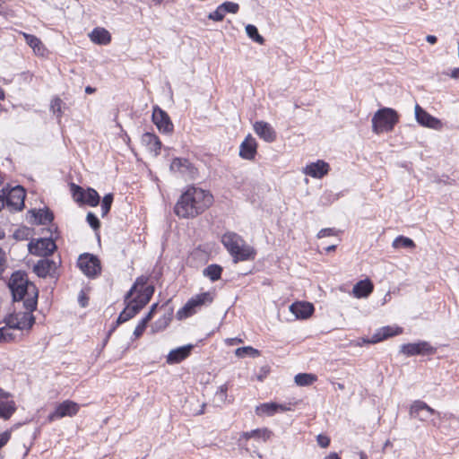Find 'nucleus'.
<instances>
[{
    "label": "nucleus",
    "mask_w": 459,
    "mask_h": 459,
    "mask_svg": "<svg viewBox=\"0 0 459 459\" xmlns=\"http://www.w3.org/2000/svg\"><path fill=\"white\" fill-rule=\"evenodd\" d=\"M213 201V196L209 191L190 186L179 197L174 212L181 218H194L208 209Z\"/></svg>",
    "instance_id": "obj_1"
},
{
    "label": "nucleus",
    "mask_w": 459,
    "mask_h": 459,
    "mask_svg": "<svg viewBox=\"0 0 459 459\" xmlns=\"http://www.w3.org/2000/svg\"><path fill=\"white\" fill-rule=\"evenodd\" d=\"M8 288L12 293L13 304H21L24 309L36 310L39 290L24 271H15L12 273Z\"/></svg>",
    "instance_id": "obj_2"
},
{
    "label": "nucleus",
    "mask_w": 459,
    "mask_h": 459,
    "mask_svg": "<svg viewBox=\"0 0 459 459\" xmlns=\"http://www.w3.org/2000/svg\"><path fill=\"white\" fill-rule=\"evenodd\" d=\"M221 243L231 255L233 263L243 261H253L255 258L256 251L245 239L233 231H227L221 236Z\"/></svg>",
    "instance_id": "obj_3"
},
{
    "label": "nucleus",
    "mask_w": 459,
    "mask_h": 459,
    "mask_svg": "<svg viewBox=\"0 0 459 459\" xmlns=\"http://www.w3.org/2000/svg\"><path fill=\"white\" fill-rule=\"evenodd\" d=\"M398 121L399 116L394 109L382 108L372 117V130L377 134L384 132H391Z\"/></svg>",
    "instance_id": "obj_4"
},
{
    "label": "nucleus",
    "mask_w": 459,
    "mask_h": 459,
    "mask_svg": "<svg viewBox=\"0 0 459 459\" xmlns=\"http://www.w3.org/2000/svg\"><path fill=\"white\" fill-rule=\"evenodd\" d=\"M13 312L4 317V323L9 328L16 330H30L35 324L34 310L25 309L22 311L21 304H14Z\"/></svg>",
    "instance_id": "obj_5"
},
{
    "label": "nucleus",
    "mask_w": 459,
    "mask_h": 459,
    "mask_svg": "<svg viewBox=\"0 0 459 459\" xmlns=\"http://www.w3.org/2000/svg\"><path fill=\"white\" fill-rule=\"evenodd\" d=\"M409 415L411 419H417L422 422L429 421L433 426H437V423L434 419H430V417L437 416L440 418V413L437 411L434 410L421 400H416L411 404Z\"/></svg>",
    "instance_id": "obj_6"
},
{
    "label": "nucleus",
    "mask_w": 459,
    "mask_h": 459,
    "mask_svg": "<svg viewBox=\"0 0 459 459\" xmlns=\"http://www.w3.org/2000/svg\"><path fill=\"white\" fill-rule=\"evenodd\" d=\"M212 297L209 292L200 293L191 298L183 307L177 312V317L179 320L189 317L196 312V308L203 305L210 304Z\"/></svg>",
    "instance_id": "obj_7"
},
{
    "label": "nucleus",
    "mask_w": 459,
    "mask_h": 459,
    "mask_svg": "<svg viewBox=\"0 0 459 459\" xmlns=\"http://www.w3.org/2000/svg\"><path fill=\"white\" fill-rule=\"evenodd\" d=\"M57 247L52 238H40L38 239H32L28 244L29 252L31 255L42 257H48L51 255Z\"/></svg>",
    "instance_id": "obj_8"
},
{
    "label": "nucleus",
    "mask_w": 459,
    "mask_h": 459,
    "mask_svg": "<svg viewBox=\"0 0 459 459\" xmlns=\"http://www.w3.org/2000/svg\"><path fill=\"white\" fill-rule=\"evenodd\" d=\"M77 265L89 278H94L101 272L100 262L99 258L92 254L84 253L80 255Z\"/></svg>",
    "instance_id": "obj_9"
},
{
    "label": "nucleus",
    "mask_w": 459,
    "mask_h": 459,
    "mask_svg": "<svg viewBox=\"0 0 459 459\" xmlns=\"http://www.w3.org/2000/svg\"><path fill=\"white\" fill-rule=\"evenodd\" d=\"M400 352L407 357L416 355H432L436 352V349L426 341L418 342L405 343L400 346Z\"/></svg>",
    "instance_id": "obj_10"
},
{
    "label": "nucleus",
    "mask_w": 459,
    "mask_h": 459,
    "mask_svg": "<svg viewBox=\"0 0 459 459\" xmlns=\"http://www.w3.org/2000/svg\"><path fill=\"white\" fill-rule=\"evenodd\" d=\"M152 121L162 134H171L174 130L173 123L166 111L156 106L152 111Z\"/></svg>",
    "instance_id": "obj_11"
},
{
    "label": "nucleus",
    "mask_w": 459,
    "mask_h": 459,
    "mask_svg": "<svg viewBox=\"0 0 459 459\" xmlns=\"http://www.w3.org/2000/svg\"><path fill=\"white\" fill-rule=\"evenodd\" d=\"M4 196V204L14 211H22L24 208L25 190L21 186L13 187Z\"/></svg>",
    "instance_id": "obj_12"
},
{
    "label": "nucleus",
    "mask_w": 459,
    "mask_h": 459,
    "mask_svg": "<svg viewBox=\"0 0 459 459\" xmlns=\"http://www.w3.org/2000/svg\"><path fill=\"white\" fill-rule=\"evenodd\" d=\"M78 411V403L71 400H65L56 405L55 411L48 415V420L54 421L64 417H73Z\"/></svg>",
    "instance_id": "obj_13"
},
{
    "label": "nucleus",
    "mask_w": 459,
    "mask_h": 459,
    "mask_svg": "<svg viewBox=\"0 0 459 459\" xmlns=\"http://www.w3.org/2000/svg\"><path fill=\"white\" fill-rule=\"evenodd\" d=\"M416 121L424 127L439 130L442 128V122L428 113L419 104H416L414 108Z\"/></svg>",
    "instance_id": "obj_14"
},
{
    "label": "nucleus",
    "mask_w": 459,
    "mask_h": 459,
    "mask_svg": "<svg viewBox=\"0 0 459 459\" xmlns=\"http://www.w3.org/2000/svg\"><path fill=\"white\" fill-rule=\"evenodd\" d=\"M403 333V328L400 326L386 325L378 328L370 338H363L364 343H377L390 337L399 335Z\"/></svg>",
    "instance_id": "obj_15"
},
{
    "label": "nucleus",
    "mask_w": 459,
    "mask_h": 459,
    "mask_svg": "<svg viewBox=\"0 0 459 459\" xmlns=\"http://www.w3.org/2000/svg\"><path fill=\"white\" fill-rule=\"evenodd\" d=\"M255 133L264 141L273 143L276 139V132L273 126L264 121H256L254 126Z\"/></svg>",
    "instance_id": "obj_16"
},
{
    "label": "nucleus",
    "mask_w": 459,
    "mask_h": 459,
    "mask_svg": "<svg viewBox=\"0 0 459 459\" xmlns=\"http://www.w3.org/2000/svg\"><path fill=\"white\" fill-rule=\"evenodd\" d=\"M329 164L322 160L307 164L303 172L314 178H322L329 171Z\"/></svg>",
    "instance_id": "obj_17"
},
{
    "label": "nucleus",
    "mask_w": 459,
    "mask_h": 459,
    "mask_svg": "<svg viewBox=\"0 0 459 459\" xmlns=\"http://www.w3.org/2000/svg\"><path fill=\"white\" fill-rule=\"evenodd\" d=\"M314 310V306L309 302H294L290 306V311L297 319L308 318Z\"/></svg>",
    "instance_id": "obj_18"
},
{
    "label": "nucleus",
    "mask_w": 459,
    "mask_h": 459,
    "mask_svg": "<svg viewBox=\"0 0 459 459\" xmlns=\"http://www.w3.org/2000/svg\"><path fill=\"white\" fill-rule=\"evenodd\" d=\"M256 148L255 140L248 134L239 146V156L242 159L251 160L256 154Z\"/></svg>",
    "instance_id": "obj_19"
},
{
    "label": "nucleus",
    "mask_w": 459,
    "mask_h": 459,
    "mask_svg": "<svg viewBox=\"0 0 459 459\" xmlns=\"http://www.w3.org/2000/svg\"><path fill=\"white\" fill-rule=\"evenodd\" d=\"M194 348V345L187 344L184 345L178 348H176L174 350H171L167 356V363L169 364H177L186 359L192 350Z\"/></svg>",
    "instance_id": "obj_20"
},
{
    "label": "nucleus",
    "mask_w": 459,
    "mask_h": 459,
    "mask_svg": "<svg viewBox=\"0 0 459 459\" xmlns=\"http://www.w3.org/2000/svg\"><path fill=\"white\" fill-rule=\"evenodd\" d=\"M141 142L154 156L160 154L162 143L156 134L149 132L144 133L142 135Z\"/></svg>",
    "instance_id": "obj_21"
},
{
    "label": "nucleus",
    "mask_w": 459,
    "mask_h": 459,
    "mask_svg": "<svg viewBox=\"0 0 459 459\" xmlns=\"http://www.w3.org/2000/svg\"><path fill=\"white\" fill-rule=\"evenodd\" d=\"M126 306L124 308V310L119 314L116 325H118L122 323H125L131 318H133L134 316H136L143 308L138 304H135L131 298L127 299Z\"/></svg>",
    "instance_id": "obj_22"
},
{
    "label": "nucleus",
    "mask_w": 459,
    "mask_h": 459,
    "mask_svg": "<svg viewBox=\"0 0 459 459\" xmlns=\"http://www.w3.org/2000/svg\"><path fill=\"white\" fill-rule=\"evenodd\" d=\"M374 290V285L369 279L359 281L352 289L354 297L358 299L368 297Z\"/></svg>",
    "instance_id": "obj_23"
},
{
    "label": "nucleus",
    "mask_w": 459,
    "mask_h": 459,
    "mask_svg": "<svg viewBox=\"0 0 459 459\" xmlns=\"http://www.w3.org/2000/svg\"><path fill=\"white\" fill-rule=\"evenodd\" d=\"M288 408L285 405L276 403H265L257 406L255 409L257 415L273 416L278 411H286Z\"/></svg>",
    "instance_id": "obj_24"
},
{
    "label": "nucleus",
    "mask_w": 459,
    "mask_h": 459,
    "mask_svg": "<svg viewBox=\"0 0 459 459\" xmlns=\"http://www.w3.org/2000/svg\"><path fill=\"white\" fill-rule=\"evenodd\" d=\"M154 293V287L152 285H147L137 291V295L134 298L131 297V299L141 306L143 308L151 300Z\"/></svg>",
    "instance_id": "obj_25"
},
{
    "label": "nucleus",
    "mask_w": 459,
    "mask_h": 459,
    "mask_svg": "<svg viewBox=\"0 0 459 459\" xmlns=\"http://www.w3.org/2000/svg\"><path fill=\"white\" fill-rule=\"evenodd\" d=\"M193 164L187 159L174 158L170 164V170L183 175L190 174L194 170Z\"/></svg>",
    "instance_id": "obj_26"
},
{
    "label": "nucleus",
    "mask_w": 459,
    "mask_h": 459,
    "mask_svg": "<svg viewBox=\"0 0 459 459\" xmlns=\"http://www.w3.org/2000/svg\"><path fill=\"white\" fill-rule=\"evenodd\" d=\"M91 40L99 45H107L111 41L110 33L104 28H94L89 34Z\"/></svg>",
    "instance_id": "obj_27"
},
{
    "label": "nucleus",
    "mask_w": 459,
    "mask_h": 459,
    "mask_svg": "<svg viewBox=\"0 0 459 459\" xmlns=\"http://www.w3.org/2000/svg\"><path fill=\"white\" fill-rule=\"evenodd\" d=\"M55 266V262L49 259H42L38 261L34 265V273L40 278H45Z\"/></svg>",
    "instance_id": "obj_28"
},
{
    "label": "nucleus",
    "mask_w": 459,
    "mask_h": 459,
    "mask_svg": "<svg viewBox=\"0 0 459 459\" xmlns=\"http://www.w3.org/2000/svg\"><path fill=\"white\" fill-rule=\"evenodd\" d=\"M16 411L15 402L12 400L0 401V419L9 420Z\"/></svg>",
    "instance_id": "obj_29"
},
{
    "label": "nucleus",
    "mask_w": 459,
    "mask_h": 459,
    "mask_svg": "<svg viewBox=\"0 0 459 459\" xmlns=\"http://www.w3.org/2000/svg\"><path fill=\"white\" fill-rule=\"evenodd\" d=\"M22 34L25 42L33 49L36 54L43 55L45 48L41 40L38 37L26 32H22Z\"/></svg>",
    "instance_id": "obj_30"
},
{
    "label": "nucleus",
    "mask_w": 459,
    "mask_h": 459,
    "mask_svg": "<svg viewBox=\"0 0 459 459\" xmlns=\"http://www.w3.org/2000/svg\"><path fill=\"white\" fill-rule=\"evenodd\" d=\"M37 221V224L46 225L51 223L54 220V214L49 209L31 211Z\"/></svg>",
    "instance_id": "obj_31"
},
{
    "label": "nucleus",
    "mask_w": 459,
    "mask_h": 459,
    "mask_svg": "<svg viewBox=\"0 0 459 459\" xmlns=\"http://www.w3.org/2000/svg\"><path fill=\"white\" fill-rule=\"evenodd\" d=\"M204 275L208 277L212 281H216L221 277L222 267L219 264H210L204 269Z\"/></svg>",
    "instance_id": "obj_32"
},
{
    "label": "nucleus",
    "mask_w": 459,
    "mask_h": 459,
    "mask_svg": "<svg viewBox=\"0 0 459 459\" xmlns=\"http://www.w3.org/2000/svg\"><path fill=\"white\" fill-rule=\"evenodd\" d=\"M100 196L99 195L98 192L93 188H87L82 204L94 207L100 204Z\"/></svg>",
    "instance_id": "obj_33"
},
{
    "label": "nucleus",
    "mask_w": 459,
    "mask_h": 459,
    "mask_svg": "<svg viewBox=\"0 0 459 459\" xmlns=\"http://www.w3.org/2000/svg\"><path fill=\"white\" fill-rule=\"evenodd\" d=\"M295 383L299 386H307L316 380V377L308 373H299L294 377Z\"/></svg>",
    "instance_id": "obj_34"
},
{
    "label": "nucleus",
    "mask_w": 459,
    "mask_h": 459,
    "mask_svg": "<svg viewBox=\"0 0 459 459\" xmlns=\"http://www.w3.org/2000/svg\"><path fill=\"white\" fill-rule=\"evenodd\" d=\"M272 436V431L268 429H257L246 433L247 438H256L258 440L266 441Z\"/></svg>",
    "instance_id": "obj_35"
},
{
    "label": "nucleus",
    "mask_w": 459,
    "mask_h": 459,
    "mask_svg": "<svg viewBox=\"0 0 459 459\" xmlns=\"http://www.w3.org/2000/svg\"><path fill=\"white\" fill-rule=\"evenodd\" d=\"M235 355L238 358H245L247 356L256 358L260 356V351L251 346H244L236 349Z\"/></svg>",
    "instance_id": "obj_36"
},
{
    "label": "nucleus",
    "mask_w": 459,
    "mask_h": 459,
    "mask_svg": "<svg viewBox=\"0 0 459 459\" xmlns=\"http://www.w3.org/2000/svg\"><path fill=\"white\" fill-rule=\"evenodd\" d=\"M64 105H65V103L58 97L54 98L50 103V110L56 117L58 122H60L61 117L63 115Z\"/></svg>",
    "instance_id": "obj_37"
},
{
    "label": "nucleus",
    "mask_w": 459,
    "mask_h": 459,
    "mask_svg": "<svg viewBox=\"0 0 459 459\" xmlns=\"http://www.w3.org/2000/svg\"><path fill=\"white\" fill-rule=\"evenodd\" d=\"M246 32L247 36L258 44H264V39L259 34L257 28L253 24L246 26Z\"/></svg>",
    "instance_id": "obj_38"
},
{
    "label": "nucleus",
    "mask_w": 459,
    "mask_h": 459,
    "mask_svg": "<svg viewBox=\"0 0 459 459\" xmlns=\"http://www.w3.org/2000/svg\"><path fill=\"white\" fill-rule=\"evenodd\" d=\"M393 247L394 248H398V247L411 248V247H415V244L411 238L404 237V236H399L394 240Z\"/></svg>",
    "instance_id": "obj_39"
},
{
    "label": "nucleus",
    "mask_w": 459,
    "mask_h": 459,
    "mask_svg": "<svg viewBox=\"0 0 459 459\" xmlns=\"http://www.w3.org/2000/svg\"><path fill=\"white\" fill-rule=\"evenodd\" d=\"M151 319V314H146L145 316L140 320L134 331L135 338H139L143 333Z\"/></svg>",
    "instance_id": "obj_40"
},
{
    "label": "nucleus",
    "mask_w": 459,
    "mask_h": 459,
    "mask_svg": "<svg viewBox=\"0 0 459 459\" xmlns=\"http://www.w3.org/2000/svg\"><path fill=\"white\" fill-rule=\"evenodd\" d=\"M113 200H114L113 194L108 193L104 195V197L102 199V204H101V216L102 217L106 216L109 212Z\"/></svg>",
    "instance_id": "obj_41"
},
{
    "label": "nucleus",
    "mask_w": 459,
    "mask_h": 459,
    "mask_svg": "<svg viewBox=\"0 0 459 459\" xmlns=\"http://www.w3.org/2000/svg\"><path fill=\"white\" fill-rule=\"evenodd\" d=\"M71 191H72V195H73V197H74V201L77 202V203L82 204L84 196H85L86 190H84L80 186H77L75 184H72L71 185Z\"/></svg>",
    "instance_id": "obj_42"
},
{
    "label": "nucleus",
    "mask_w": 459,
    "mask_h": 459,
    "mask_svg": "<svg viewBox=\"0 0 459 459\" xmlns=\"http://www.w3.org/2000/svg\"><path fill=\"white\" fill-rule=\"evenodd\" d=\"M12 329L7 325L0 328V342H9L14 340L15 336L12 333Z\"/></svg>",
    "instance_id": "obj_43"
},
{
    "label": "nucleus",
    "mask_w": 459,
    "mask_h": 459,
    "mask_svg": "<svg viewBox=\"0 0 459 459\" xmlns=\"http://www.w3.org/2000/svg\"><path fill=\"white\" fill-rule=\"evenodd\" d=\"M146 281L147 279L144 278V277H138L136 279V281L134 282V284L131 287V289L129 290V291L126 294L125 296V301H126L127 299H129L133 294L136 291V288L138 285H141V288L143 289V287H145L146 285Z\"/></svg>",
    "instance_id": "obj_44"
},
{
    "label": "nucleus",
    "mask_w": 459,
    "mask_h": 459,
    "mask_svg": "<svg viewBox=\"0 0 459 459\" xmlns=\"http://www.w3.org/2000/svg\"><path fill=\"white\" fill-rule=\"evenodd\" d=\"M220 5H221V7H222V10H223L225 14L227 13H237L238 12V10H239L238 4L234 3V2H224V3H222Z\"/></svg>",
    "instance_id": "obj_45"
},
{
    "label": "nucleus",
    "mask_w": 459,
    "mask_h": 459,
    "mask_svg": "<svg viewBox=\"0 0 459 459\" xmlns=\"http://www.w3.org/2000/svg\"><path fill=\"white\" fill-rule=\"evenodd\" d=\"M224 17L225 13L221 5H219L215 11L208 14V19L212 20L214 22H221L224 19Z\"/></svg>",
    "instance_id": "obj_46"
},
{
    "label": "nucleus",
    "mask_w": 459,
    "mask_h": 459,
    "mask_svg": "<svg viewBox=\"0 0 459 459\" xmlns=\"http://www.w3.org/2000/svg\"><path fill=\"white\" fill-rule=\"evenodd\" d=\"M86 221L89 225L94 230H99L100 227V221L99 218L93 212H88L86 216Z\"/></svg>",
    "instance_id": "obj_47"
},
{
    "label": "nucleus",
    "mask_w": 459,
    "mask_h": 459,
    "mask_svg": "<svg viewBox=\"0 0 459 459\" xmlns=\"http://www.w3.org/2000/svg\"><path fill=\"white\" fill-rule=\"evenodd\" d=\"M228 385L227 384H224L222 385H221L216 394H215V397L221 402V403H225L226 399H227V392H228Z\"/></svg>",
    "instance_id": "obj_48"
},
{
    "label": "nucleus",
    "mask_w": 459,
    "mask_h": 459,
    "mask_svg": "<svg viewBox=\"0 0 459 459\" xmlns=\"http://www.w3.org/2000/svg\"><path fill=\"white\" fill-rule=\"evenodd\" d=\"M171 320L170 315L168 316H163L162 318H160L157 320L154 324V326L157 330H162L166 328V326L169 325V321Z\"/></svg>",
    "instance_id": "obj_49"
},
{
    "label": "nucleus",
    "mask_w": 459,
    "mask_h": 459,
    "mask_svg": "<svg viewBox=\"0 0 459 459\" xmlns=\"http://www.w3.org/2000/svg\"><path fill=\"white\" fill-rule=\"evenodd\" d=\"M317 444L325 448L330 445V438L327 436L319 434L316 437Z\"/></svg>",
    "instance_id": "obj_50"
},
{
    "label": "nucleus",
    "mask_w": 459,
    "mask_h": 459,
    "mask_svg": "<svg viewBox=\"0 0 459 459\" xmlns=\"http://www.w3.org/2000/svg\"><path fill=\"white\" fill-rule=\"evenodd\" d=\"M334 234H335L334 229L325 228V229H322L317 233V238H325V237H329V236H333Z\"/></svg>",
    "instance_id": "obj_51"
},
{
    "label": "nucleus",
    "mask_w": 459,
    "mask_h": 459,
    "mask_svg": "<svg viewBox=\"0 0 459 459\" xmlns=\"http://www.w3.org/2000/svg\"><path fill=\"white\" fill-rule=\"evenodd\" d=\"M11 437V433L9 431H4L0 434V449L4 446Z\"/></svg>",
    "instance_id": "obj_52"
},
{
    "label": "nucleus",
    "mask_w": 459,
    "mask_h": 459,
    "mask_svg": "<svg viewBox=\"0 0 459 459\" xmlns=\"http://www.w3.org/2000/svg\"><path fill=\"white\" fill-rule=\"evenodd\" d=\"M12 394L0 387V401L1 400H12Z\"/></svg>",
    "instance_id": "obj_53"
},
{
    "label": "nucleus",
    "mask_w": 459,
    "mask_h": 459,
    "mask_svg": "<svg viewBox=\"0 0 459 459\" xmlns=\"http://www.w3.org/2000/svg\"><path fill=\"white\" fill-rule=\"evenodd\" d=\"M226 342L229 345H235L238 343H241L243 341H242V339L236 337V338L227 339Z\"/></svg>",
    "instance_id": "obj_54"
},
{
    "label": "nucleus",
    "mask_w": 459,
    "mask_h": 459,
    "mask_svg": "<svg viewBox=\"0 0 459 459\" xmlns=\"http://www.w3.org/2000/svg\"><path fill=\"white\" fill-rule=\"evenodd\" d=\"M426 40L430 44H435L437 42V39L435 35H428L426 37Z\"/></svg>",
    "instance_id": "obj_55"
},
{
    "label": "nucleus",
    "mask_w": 459,
    "mask_h": 459,
    "mask_svg": "<svg viewBox=\"0 0 459 459\" xmlns=\"http://www.w3.org/2000/svg\"><path fill=\"white\" fill-rule=\"evenodd\" d=\"M5 263V253L4 251L0 247V266L3 265Z\"/></svg>",
    "instance_id": "obj_56"
},
{
    "label": "nucleus",
    "mask_w": 459,
    "mask_h": 459,
    "mask_svg": "<svg viewBox=\"0 0 459 459\" xmlns=\"http://www.w3.org/2000/svg\"><path fill=\"white\" fill-rule=\"evenodd\" d=\"M450 75L454 79H459V68L453 69Z\"/></svg>",
    "instance_id": "obj_57"
},
{
    "label": "nucleus",
    "mask_w": 459,
    "mask_h": 459,
    "mask_svg": "<svg viewBox=\"0 0 459 459\" xmlns=\"http://www.w3.org/2000/svg\"><path fill=\"white\" fill-rule=\"evenodd\" d=\"M325 459H341V457L338 455L337 453L335 452H333V453H330L326 457Z\"/></svg>",
    "instance_id": "obj_58"
},
{
    "label": "nucleus",
    "mask_w": 459,
    "mask_h": 459,
    "mask_svg": "<svg viewBox=\"0 0 459 459\" xmlns=\"http://www.w3.org/2000/svg\"><path fill=\"white\" fill-rule=\"evenodd\" d=\"M158 307V304L155 303V304H152V307H151V309L150 311L147 313V314H151V318H152L153 316V314H154V311L156 309V307Z\"/></svg>",
    "instance_id": "obj_59"
},
{
    "label": "nucleus",
    "mask_w": 459,
    "mask_h": 459,
    "mask_svg": "<svg viewBox=\"0 0 459 459\" xmlns=\"http://www.w3.org/2000/svg\"><path fill=\"white\" fill-rule=\"evenodd\" d=\"M95 91H96V89H95V88H93V87H91V86H87V87L85 88V92H86L87 94H91V93H93V92H95Z\"/></svg>",
    "instance_id": "obj_60"
},
{
    "label": "nucleus",
    "mask_w": 459,
    "mask_h": 459,
    "mask_svg": "<svg viewBox=\"0 0 459 459\" xmlns=\"http://www.w3.org/2000/svg\"><path fill=\"white\" fill-rule=\"evenodd\" d=\"M335 248H336V246L335 245H332V246H329V247H326V251L327 252H331V251L335 250Z\"/></svg>",
    "instance_id": "obj_61"
},
{
    "label": "nucleus",
    "mask_w": 459,
    "mask_h": 459,
    "mask_svg": "<svg viewBox=\"0 0 459 459\" xmlns=\"http://www.w3.org/2000/svg\"><path fill=\"white\" fill-rule=\"evenodd\" d=\"M4 90L0 87V100H4Z\"/></svg>",
    "instance_id": "obj_62"
},
{
    "label": "nucleus",
    "mask_w": 459,
    "mask_h": 459,
    "mask_svg": "<svg viewBox=\"0 0 459 459\" xmlns=\"http://www.w3.org/2000/svg\"><path fill=\"white\" fill-rule=\"evenodd\" d=\"M359 459H368V457H367V455H366V454H365V453L361 452V453L359 454Z\"/></svg>",
    "instance_id": "obj_63"
},
{
    "label": "nucleus",
    "mask_w": 459,
    "mask_h": 459,
    "mask_svg": "<svg viewBox=\"0 0 459 459\" xmlns=\"http://www.w3.org/2000/svg\"><path fill=\"white\" fill-rule=\"evenodd\" d=\"M204 406H205V404L203 403L202 409L197 412V414H203L204 412Z\"/></svg>",
    "instance_id": "obj_64"
}]
</instances>
